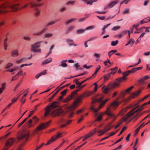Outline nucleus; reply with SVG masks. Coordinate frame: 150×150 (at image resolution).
Masks as SVG:
<instances>
[{"label": "nucleus", "instance_id": "obj_30", "mask_svg": "<svg viewBox=\"0 0 150 150\" xmlns=\"http://www.w3.org/2000/svg\"><path fill=\"white\" fill-rule=\"evenodd\" d=\"M96 96L98 99V102L100 103H101L102 102L101 101L104 98L103 96L102 95H98Z\"/></svg>", "mask_w": 150, "mask_h": 150}, {"label": "nucleus", "instance_id": "obj_37", "mask_svg": "<svg viewBox=\"0 0 150 150\" xmlns=\"http://www.w3.org/2000/svg\"><path fill=\"white\" fill-rule=\"evenodd\" d=\"M58 21V20H56V21H51L50 22H49L47 23L46 24V26H49L53 25V24H55V23H56Z\"/></svg>", "mask_w": 150, "mask_h": 150}, {"label": "nucleus", "instance_id": "obj_57", "mask_svg": "<svg viewBox=\"0 0 150 150\" xmlns=\"http://www.w3.org/2000/svg\"><path fill=\"white\" fill-rule=\"evenodd\" d=\"M95 27L94 25H92L88 27H86L85 28L86 30H92L95 28Z\"/></svg>", "mask_w": 150, "mask_h": 150}, {"label": "nucleus", "instance_id": "obj_56", "mask_svg": "<svg viewBox=\"0 0 150 150\" xmlns=\"http://www.w3.org/2000/svg\"><path fill=\"white\" fill-rule=\"evenodd\" d=\"M118 41L116 40L115 41H112L111 42V45L113 46L116 45L118 43Z\"/></svg>", "mask_w": 150, "mask_h": 150}, {"label": "nucleus", "instance_id": "obj_42", "mask_svg": "<svg viewBox=\"0 0 150 150\" xmlns=\"http://www.w3.org/2000/svg\"><path fill=\"white\" fill-rule=\"evenodd\" d=\"M74 28V26H72L70 27H69L67 29L66 31V33H69Z\"/></svg>", "mask_w": 150, "mask_h": 150}, {"label": "nucleus", "instance_id": "obj_52", "mask_svg": "<svg viewBox=\"0 0 150 150\" xmlns=\"http://www.w3.org/2000/svg\"><path fill=\"white\" fill-rule=\"evenodd\" d=\"M112 83L113 84L115 88L119 86L120 85V83L118 82H117V81H116V80Z\"/></svg>", "mask_w": 150, "mask_h": 150}, {"label": "nucleus", "instance_id": "obj_26", "mask_svg": "<svg viewBox=\"0 0 150 150\" xmlns=\"http://www.w3.org/2000/svg\"><path fill=\"white\" fill-rule=\"evenodd\" d=\"M141 91H137L136 92H133L132 94V98H134L135 96H137L140 93Z\"/></svg>", "mask_w": 150, "mask_h": 150}, {"label": "nucleus", "instance_id": "obj_18", "mask_svg": "<svg viewBox=\"0 0 150 150\" xmlns=\"http://www.w3.org/2000/svg\"><path fill=\"white\" fill-rule=\"evenodd\" d=\"M82 1L87 5H92L93 3L97 2L98 0H82Z\"/></svg>", "mask_w": 150, "mask_h": 150}, {"label": "nucleus", "instance_id": "obj_41", "mask_svg": "<svg viewBox=\"0 0 150 150\" xmlns=\"http://www.w3.org/2000/svg\"><path fill=\"white\" fill-rule=\"evenodd\" d=\"M92 102H91V104L92 105L93 103H95L97 102H98V99L97 98V97L96 96L95 97H93L92 98Z\"/></svg>", "mask_w": 150, "mask_h": 150}, {"label": "nucleus", "instance_id": "obj_44", "mask_svg": "<svg viewBox=\"0 0 150 150\" xmlns=\"http://www.w3.org/2000/svg\"><path fill=\"white\" fill-rule=\"evenodd\" d=\"M86 30L85 29H81L79 30H76V32L77 34H81L83 33Z\"/></svg>", "mask_w": 150, "mask_h": 150}, {"label": "nucleus", "instance_id": "obj_50", "mask_svg": "<svg viewBox=\"0 0 150 150\" xmlns=\"http://www.w3.org/2000/svg\"><path fill=\"white\" fill-rule=\"evenodd\" d=\"M111 74L110 73L106 75L104 77V79L105 81H106L109 79L110 77V76Z\"/></svg>", "mask_w": 150, "mask_h": 150}, {"label": "nucleus", "instance_id": "obj_29", "mask_svg": "<svg viewBox=\"0 0 150 150\" xmlns=\"http://www.w3.org/2000/svg\"><path fill=\"white\" fill-rule=\"evenodd\" d=\"M104 114H105V112L104 113H101L98 116V117H97L96 119L95 120V121H100L102 119V116Z\"/></svg>", "mask_w": 150, "mask_h": 150}, {"label": "nucleus", "instance_id": "obj_11", "mask_svg": "<svg viewBox=\"0 0 150 150\" xmlns=\"http://www.w3.org/2000/svg\"><path fill=\"white\" fill-rule=\"evenodd\" d=\"M15 142V139L13 138H11L8 139L5 144L4 150H7L9 147L12 146Z\"/></svg>", "mask_w": 150, "mask_h": 150}, {"label": "nucleus", "instance_id": "obj_58", "mask_svg": "<svg viewBox=\"0 0 150 150\" xmlns=\"http://www.w3.org/2000/svg\"><path fill=\"white\" fill-rule=\"evenodd\" d=\"M13 66V64L12 63H8L6 65L5 67V69H8L10 67L12 66Z\"/></svg>", "mask_w": 150, "mask_h": 150}, {"label": "nucleus", "instance_id": "obj_17", "mask_svg": "<svg viewBox=\"0 0 150 150\" xmlns=\"http://www.w3.org/2000/svg\"><path fill=\"white\" fill-rule=\"evenodd\" d=\"M115 119L116 118H114L113 121L105 127V128L104 129L106 132L112 128V127H111L110 126L112 123L115 120Z\"/></svg>", "mask_w": 150, "mask_h": 150}, {"label": "nucleus", "instance_id": "obj_5", "mask_svg": "<svg viewBox=\"0 0 150 150\" xmlns=\"http://www.w3.org/2000/svg\"><path fill=\"white\" fill-rule=\"evenodd\" d=\"M65 114V112L64 110L61 108L54 110L51 113V116L54 117L62 116L64 115Z\"/></svg>", "mask_w": 150, "mask_h": 150}, {"label": "nucleus", "instance_id": "obj_20", "mask_svg": "<svg viewBox=\"0 0 150 150\" xmlns=\"http://www.w3.org/2000/svg\"><path fill=\"white\" fill-rule=\"evenodd\" d=\"M11 54L12 57H17L18 55V50L17 49L13 50L11 52Z\"/></svg>", "mask_w": 150, "mask_h": 150}, {"label": "nucleus", "instance_id": "obj_33", "mask_svg": "<svg viewBox=\"0 0 150 150\" xmlns=\"http://www.w3.org/2000/svg\"><path fill=\"white\" fill-rule=\"evenodd\" d=\"M131 73V70H128L125 72H124L122 73V75H123V76L124 77H126V76L129 75V74Z\"/></svg>", "mask_w": 150, "mask_h": 150}, {"label": "nucleus", "instance_id": "obj_10", "mask_svg": "<svg viewBox=\"0 0 150 150\" xmlns=\"http://www.w3.org/2000/svg\"><path fill=\"white\" fill-rule=\"evenodd\" d=\"M51 122V120H50L47 122L42 123L40 124L35 130L34 132H37L38 131L46 128Z\"/></svg>", "mask_w": 150, "mask_h": 150}, {"label": "nucleus", "instance_id": "obj_34", "mask_svg": "<svg viewBox=\"0 0 150 150\" xmlns=\"http://www.w3.org/2000/svg\"><path fill=\"white\" fill-rule=\"evenodd\" d=\"M67 61V60H62L61 62V65L63 67H66L67 66V64L65 63Z\"/></svg>", "mask_w": 150, "mask_h": 150}, {"label": "nucleus", "instance_id": "obj_13", "mask_svg": "<svg viewBox=\"0 0 150 150\" xmlns=\"http://www.w3.org/2000/svg\"><path fill=\"white\" fill-rule=\"evenodd\" d=\"M119 0H115L113 1L108 4L106 6H105L104 8V10H105L108 8H111L114 6L116 4H117Z\"/></svg>", "mask_w": 150, "mask_h": 150}, {"label": "nucleus", "instance_id": "obj_43", "mask_svg": "<svg viewBox=\"0 0 150 150\" xmlns=\"http://www.w3.org/2000/svg\"><path fill=\"white\" fill-rule=\"evenodd\" d=\"M72 98L69 95L65 98L64 100V102L65 103L67 102L68 101L71 100Z\"/></svg>", "mask_w": 150, "mask_h": 150}, {"label": "nucleus", "instance_id": "obj_28", "mask_svg": "<svg viewBox=\"0 0 150 150\" xmlns=\"http://www.w3.org/2000/svg\"><path fill=\"white\" fill-rule=\"evenodd\" d=\"M27 92L24 94L23 96L22 97L21 99V102L22 103V104H23L25 101V97L27 95V93L28 92V90H26Z\"/></svg>", "mask_w": 150, "mask_h": 150}, {"label": "nucleus", "instance_id": "obj_35", "mask_svg": "<svg viewBox=\"0 0 150 150\" xmlns=\"http://www.w3.org/2000/svg\"><path fill=\"white\" fill-rule=\"evenodd\" d=\"M134 43V41L133 39H130L128 42V43L125 45V46H127L128 45H130L132 46Z\"/></svg>", "mask_w": 150, "mask_h": 150}, {"label": "nucleus", "instance_id": "obj_63", "mask_svg": "<svg viewBox=\"0 0 150 150\" xmlns=\"http://www.w3.org/2000/svg\"><path fill=\"white\" fill-rule=\"evenodd\" d=\"M134 88L133 86H132L126 90V92L127 93H129Z\"/></svg>", "mask_w": 150, "mask_h": 150}, {"label": "nucleus", "instance_id": "obj_19", "mask_svg": "<svg viewBox=\"0 0 150 150\" xmlns=\"http://www.w3.org/2000/svg\"><path fill=\"white\" fill-rule=\"evenodd\" d=\"M66 41L69 43V45L71 46H77V45L75 44L72 40L70 39H66Z\"/></svg>", "mask_w": 150, "mask_h": 150}, {"label": "nucleus", "instance_id": "obj_8", "mask_svg": "<svg viewBox=\"0 0 150 150\" xmlns=\"http://www.w3.org/2000/svg\"><path fill=\"white\" fill-rule=\"evenodd\" d=\"M40 42H38L31 46V50L34 52H40L41 49L39 48L40 47Z\"/></svg>", "mask_w": 150, "mask_h": 150}, {"label": "nucleus", "instance_id": "obj_38", "mask_svg": "<svg viewBox=\"0 0 150 150\" xmlns=\"http://www.w3.org/2000/svg\"><path fill=\"white\" fill-rule=\"evenodd\" d=\"M32 120L31 119L28 122V127L30 128L33 127V125L32 124Z\"/></svg>", "mask_w": 150, "mask_h": 150}, {"label": "nucleus", "instance_id": "obj_60", "mask_svg": "<svg viewBox=\"0 0 150 150\" xmlns=\"http://www.w3.org/2000/svg\"><path fill=\"white\" fill-rule=\"evenodd\" d=\"M93 67V66L92 65L87 66L86 64H84L83 65V67L86 69H89Z\"/></svg>", "mask_w": 150, "mask_h": 150}, {"label": "nucleus", "instance_id": "obj_24", "mask_svg": "<svg viewBox=\"0 0 150 150\" xmlns=\"http://www.w3.org/2000/svg\"><path fill=\"white\" fill-rule=\"evenodd\" d=\"M101 66L100 65H98L96 68V71L94 73L92 74V76H93V78L95 77L96 75L97 74L98 71L100 69Z\"/></svg>", "mask_w": 150, "mask_h": 150}, {"label": "nucleus", "instance_id": "obj_12", "mask_svg": "<svg viewBox=\"0 0 150 150\" xmlns=\"http://www.w3.org/2000/svg\"><path fill=\"white\" fill-rule=\"evenodd\" d=\"M82 97H81V95L77 98L76 100L74 101L72 105L75 108L76 107L79 105V104L82 101Z\"/></svg>", "mask_w": 150, "mask_h": 150}, {"label": "nucleus", "instance_id": "obj_1", "mask_svg": "<svg viewBox=\"0 0 150 150\" xmlns=\"http://www.w3.org/2000/svg\"><path fill=\"white\" fill-rule=\"evenodd\" d=\"M19 5L18 3L12 4V2L10 1H7L0 4V13H5L10 11L8 9L10 8L11 11L15 12L18 10Z\"/></svg>", "mask_w": 150, "mask_h": 150}, {"label": "nucleus", "instance_id": "obj_59", "mask_svg": "<svg viewBox=\"0 0 150 150\" xmlns=\"http://www.w3.org/2000/svg\"><path fill=\"white\" fill-rule=\"evenodd\" d=\"M46 30V28L43 29L40 32L37 33L36 35H40L44 33Z\"/></svg>", "mask_w": 150, "mask_h": 150}, {"label": "nucleus", "instance_id": "obj_39", "mask_svg": "<svg viewBox=\"0 0 150 150\" xmlns=\"http://www.w3.org/2000/svg\"><path fill=\"white\" fill-rule=\"evenodd\" d=\"M145 27H142L139 28V29H137L136 30V31L134 32V33H141L142 31V29L143 28H145Z\"/></svg>", "mask_w": 150, "mask_h": 150}, {"label": "nucleus", "instance_id": "obj_3", "mask_svg": "<svg viewBox=\"0 0 150 150\" xmlns=\"http://www.w3.org/2000/svg\"><path fill=\"white\" fill-rule=\"evenodd\" d=\"M59 104L58 102L54 101L47 106L44 109L45 111L44 114L45 116L46 117L49 114L50 111L52 109L57 107L58 106Z\"/></svg>", "mask_w": 150, "mask_h": 150}, {"label": "nucleus", "instance_id": "obj_16", "mask_svg": "<svg viewBox=\"0 0 150 150\" xmlns=\"http://www.w3.org/2000/svg\"><path fill=\"white\" fill-rule=\"evenodd\" d=\"M93 94V92L92 91L88 92H85L84 93L81 95V97L83 98L86 97H88Z\"/></svg>", "mask_w": 150, "mask_h": 150}, {"label": "nucleus", "instance_id": "obj_45", "mask_svg": "<svg viewBox=\"0 0 150 150\" xmlns=\"http://www.w3.org/2000/svg\"><path fill=\"white\" fill-rule=\"evenodd\" d=\"M117 52V51L115 50L110 51L108 53V55L109 57H110L112 55Z\"/></svg>", "mask_w": 150, "mask_h": 150}, {"label": "nucleus", "instance_id": "obj_7", "mask_svg": "<svg viewBox=\"0 0 150 150\" xmlns=\"http://www.w3.org/2000/svg\"><path fill=\"white\" fill-rule=\"evenodd\" d=\"M8 71L13 72L12 74H16V75L12 78L11 81H14L17 79L19 77V69L18 67H13L12 69L8 70Z\"/></svg>", "mask_w": 150, "mask_h": 150}, {"label": "nucleus", "instance_id": "obj_46", "mask_svg": "<svg viewBox=\"0 0 150 150\" xmlns=\"http://www.w3.org/2000/svg\"><path fill=\"white\" fill-rule=\"evenodd\" d=\"M147 104H148V103H147V102H146V103H144L142 105H141V106H140L139 107V106H137V108L138 107H139V108L137 110H138L139 109H142V110H141V111L144 108V106L147 105Z\"/></svg>", "mask_w": 150, "mask_h": 150}, {"label": "nucleus", "instance_id": "obj_23", "mask_svg": "<svg viewBox=\"0 0 150 150\" xmlns=\"http://www.w3.org/2000/svg\"><path fill=\"white\" fill-rule=\"evenodd\" d=\"M103 93L105 94L107 93L110 90L109 89L108 86H103L102 88Z\"/></svg>", "mask_w": 150, "mask_h": 150}, {"label": "nucleus", "instance_id": "obj_48", "mask_svg": "<svg viewBox=\"0 0 150 150\" xmlns=\"http://www.w3.org/2000/svg\"><path fill=\"white\" fill-rule=\"evenodd\" d=\"M142 115V114L141 113H138L136 115H135L134 117V118H135V121L137 120V119L141 117Z\"/></svg>", "mask_w": 150, "mask_h": 150}, {"label": "nucleus", "instance_id": "obj_14", "mask_svg": "<svg viewBox=\"0 0 150 150\" xmlns=\"http://www.w3.org/2000/svg\"><path fill=\"white\" fill-rule=\"evenodd\" d=\"M29 132H28L26 133H23L21 134L20 136H19V139H27L29 137Z\"/></svg>", "mask_w": 150, "mask_h": 150}, {"label": "nucleus", "instance_id": "obj_4", "mask_svg": "<svg viewBox=\"0 0 150 150\" xmlns=\"http://www.w3.org/2000/svg\"><path fill=\"white\" fill-rule=\"evenodd\" d=\"M62 134V132H58L56 134L51 137L50 139L47 142L45 145L46 146L47 145L52 142L62 137H63Z\"/></svg>", "mask_w": 150, "mask_h": 150}, {"label": "nucleus", "instance_id": "obj_31", "mask_svg": "<svg viewBox=\"0 0 150 150\" xmlns=\"http://www.w3.org/2000/svg\"><path fill=\"white\" fill-rule=\"evenodd\" d=\"M52 60V59L51 58H49L43 61L42 63V65H44L45 64H48L51 62Z\"/></svg>", "mask_w": 150, "mask_h": 150}, {"label": "nucleus", "instance_id": "obj_51", "mask_svg": "<svg viewBox=\"0 0 150 150\" xmlns=\"http://www.w3.org/2000/svg\"><path fill=\"white\" fill-rule=\"evenodd\" d=\"M54 47V45H52L51 46V47L50 48V50L49 52L47 54V56H46V57H47L52 52V50Z\"/></svg>", "mask_w": 150, "mask_h": 150}, {"label": "nucleus", "instance_id": "obj_21", "mask_svg": "<svg viewBox=\"0 0 150 150\" xmlns=\"http://www.w3.org/2000/svg\"><path fill=\"white\" fill-rule=\"evenodd\" d=\"M110 99L107 98L105 100H103L102 101L100 105L99 108V109H101L105 105V103L108 101Z\"/></svg>", "mask_w": 150, "mask_h": 150}, {"label": "nucleus", "instance_id": "obj_27", "mask_svg": "<svg viewBox=\"0 0 150 150\" xmlns=\"http://www.w3.org/2000/svg\"><path fill=\"white\" fill-rule=\"evenodd\" d=\"M118 69V67H115L114 68H112L110 69V70L112 71L110 73V74L111 75H114V74L116 72L117 69Z\"/></svg>", "mask_w": 150, "mask_h": 150}, {"label": "nucleus", "instance_id": "obj_49", "mask_svg": "<svg viewBox=\"0 0 150 150\" xmlns=\"http://www.w3.org/2000/svg\"><path fill=\"white\" fill-rule=\"evenodd\" d=\"M96 129L95 128L93 130L94 131H91L89 134H88L89 137L95 134L96 131Z\"/></svg>", "mask_w": 150, "mask_h": 150}, {"label": "nucleus", "instance_id": "obj_40", "mask_svg": "<svg viewBox=\"0 0 150 150\" xmlns=\"http://www.w3.org/2000/svg\"><path fill=\"white\" fill-rule=\"evenodd\" d=\"M100 109H99V107L98 108H95L94 107V105H92L91 107V109L94 112H97L98 110H100Z\"/></svg>", "mask_w": 150, "mask_h": 150}, {"label": "nucleus", "instance_id": "obj_22", "mask_svg": "<svg viewBox=\"0 0 150 150\" xmlns=\"http://www.w3.org/2000/svg\"><path fill=\"white\" fill-rule=\"evenodd\" d=\"M6 85V84L5 83H3L2 84L1 87L0 88V94H1L3 91L5 89Z\"/></svg>", "mask_w": 150, "mask_h": 150}, {"label": "nucleus", "instance_id": "obj_53", "mask_svg": "<svg viewBox=\"0 0 150 150\" xmlns=\"http://www.w3.org/2000/svg\"><path fill=\"white\" fill-rule=\"evenodd\" d=\"M108 86L109 88V89L110 90L115 88L112 83H110Z\"/></svg>", "mask_w": 150, "mask_h": 150}, {"label": "nucleus", "instance_id": "obj_6", "mask_svg": "<svg viewBox=\"0 0 150 150\" xmlns=\"http://www.w3.org/2000/svg\"><path fill=\"white\" fill-rule=\"evenodd\" d=\"M137 107H136L131 111L128 112L126 115L122 118V121H126L129 117L133 115L135 113L140 112L141 110H142V109L135 110L137 108Z\"/></svg>", "mask_w": 150, "mask_h": 150}, {"label": "nucleus", "instance_id": "obj_15", "mask_svg": "<svg viewBox=\"0 0 150 150\" xmlns=\"http://www.w3.org/2000/svg\"><path fill=\"white\" fill-rule=\"evenodd\" d=\"M75 109V108H74V107L72 105L65 108V110L67 112H69V111H72Z\"/></svg>", "mask_w": 150, "mask_h": 150}, {"label": "nucleus", "instance_id": "obj_54", "mask_svg": "<svg viewBox=\"0 0 150 150\" xmlns=\"http://www.w3.org/2000/svg\"><path fill=\"white\" fill-rule=\"evenodd\" d=\"M120 26H115L112 28V30L113 31H116L120 29Z\"/></svg>", "mask_w": 150, "mask_h": 150}, {"label": "nucleus", "instance_id": "obj_64", "mask_svg": "<svg viewBox=\"0 0 150 150\" xmlns=\"http://www.w3.org/2000/svg\"><path fill=\"white\" fill-rule=\"evenodd\" d=\"M67 89H66L64 90V91H62L61 93V94L62 96H64L65 95L66 93L67 92Z\"/></svg>", "mask_w": 150, "mask_h": 150}, {"label": "nucleus", "instance_id": "obj_36", "mask_svg": "<svg viewBox=\"0 0 150 150\" xmlns=\"http://www.w3.org/2000/svg\"><path fill=\"white\" fill-rule=\"evenodd\" d=\"M76 20V18H71L69 20H68L67 21L65 22V24L66 25H67L68 24H69V23H70L73 21H75Z\"/></svg>", "mask_w": 150, "mask_h": 150}, {"label": "nucleus", "instance_id": "obj_25", "mask_svg": "<svg viewBox=\"0 0 150 150\" xmlns=\"http://www.w3.org/2000/svg\"><path fill=\"white\" fill-rule=\"evenodd\" d=\"M126 79V77L122 76V77L117 78L116 79V81L119 83L120 84L121 82H122L124 80Z\"/></svg>", "mask_w": 150, "mask_h": 150}, {"label": "nucleus", "instance_id": "obj_47", "mask_svg": "<svg viewBox=\"0 0 150 150\" xmlns=\"http://www.w3.org/2000/svg\"><path fill=\"white\" fill-rule=\"evenodd\" d=\"M53 35V34L52 33H46L45 34V38H49L52 37Z\"/></svg>", "mask_w": 150, "mask_h": 150}, {"label": "nucleus", "instance_id": "obj_55", "mask_svg": "<svg viewBox=\"0 0 150 150\" xmlns=\"http://www.w3.org/2000/svg\"><path fill=\"white\" fill-rule=\"evenodd\" d=\"M88 73V72H87V71H85V72H84V73H83L82 74H79V75H77L76 76H74V77H71L69 78H68V79H70V78H72L76 77H77V76H82V75H84L85 74H87Z\"/></svg>", "mask_w": 150, "mask_h": 150}, {"label": "nucleus", "instance_id": "obj_62", "mask_svg": "<svg viewBox=\"0 0 150 150\" xmlns=\"http://www.w3.org/2000/svg\"><path fill=\"white\" fill-rule=\"evenodd\" d=\"M130 1V0H124L122 1H121L120 4V5H122V4H123L124 3L126 4H127L128 2Z\"/></svg>", "mask_w": 150, "mask_h": 150}, {"label": "nucleus", "instance_id": "obj_9", "mask_svg": "<svg viewBox=\"0 0 150 150\" xmlns=\"http://www.w3.org/2000/svg\"><path fill=\"white\" fill-rule=\"evenodd\" d=\"M42 3L36 2L35 1H31L29 4L27 3L22 6L21 9L27 7L29 5L31 6L32 8H34L37 6H40L43 5Z\"/></svg>", "mask_w": 150, "mask_h": 150}, {"label": "nucleus", "instance_id": "obj_32", "mask_svg": "<svg viewBox=\"0 0 150 150\" xmlns=\"http://www.w3.org/2000/svg\"><path fill=\"white\" fill-rule=\"evenodd\" d=\"M40 13V10L38 8H36L35 9V15L36 16H39Z\"/></svg>", "mask_w": 150, "mask_h": 150}, {"label": "nucleus", "instance_id": "obj_2", "mask_svg": "<svg viewBox=\"0 0 150 150\" xmlns=\"http://www.w3.org/2000/svg\"><path fill=\"white\" fill-rule=\"evenodd\" d=\"M120 103L121 102L118 101L117 100L112 102L110 104L109 106L107 107L106 110L105 111V114L110 116V118H115L114 115L112 113L110 108H111L113 110H115Z\"/></svg>", "mask_w": 150, "mask_h": 150}, {"label": "nucleus", "instance_id": "obj_61", "mask_svg": "<svg viewBox=\"0 0 150 150\" xmlns=\"http://www.w3.org/2000/svg\"><path fill=\"white\" fill-rule=\"evenodd\" d=\"M144 23H148L150 21V17H148L144 19Z\"/></svg>", "mask_w": 150, "mask_h": 150}]
</instances>
